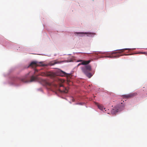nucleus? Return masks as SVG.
<instances>
[{
  "mask_svg": "<svg viewBox=\"0 0 147 147\" xmlns=\"http://www.w3.org/2000/svg\"><path fill=\"white\" fill-rule=\"evenodd\" d=\"M38 66H47L46 64H44L42 62H38L37 61H33L29 65V66L32 67H35Z\"/></svg>",
  "mask_w": 147,
  "mask_h": 147,
  "instance_id": "nucleus-1",
  "label": "nucleus"
},
{
  "mask_svg": "<svg viewBox=\"0 0 147 147\" xmlns=\"http://www.w3.org/2000/svg\"><path fill=\"white\" fill-rule=\"evenodd\" d=\"M82 72L84 74H86L87 72H89L91 71V67L90 65H85L81 67Z\"/></svg>",
  "mask_w": 147,
  "mask_h": 147,
  "instance_id": "nucleus-2",
  "label": "nucleus"
},
{
  "mask_svg": "<svg viewBox=\"0 0 147 147\" xmlns=\"http://www.w3.org/2000/svg\"><path fill=\"white\" fill-rule=\"evenodd\" d=\"M37 80V78L36 77H35L33 76H32L30 80V82H32L35 81ZM21 81L24 82H29V81L27 79L26 77H24L20 79Z\"/></svg>",
  "mask_w": 147,
  "mask_h": 147,
  "instance_id": "nucleus-3",
  "label": "nucleus"
},
{
  "mask_svg": "<svg viewBox=\"0 0 147 147\" xmlns=\"http://www.w3.org/2000/svg\"><path fill=\"white\" fill-rule=\"evenodd\" d=\"M121 56V55L117 52H113L111 54L107 56V57L110 58H116L118 57Z\"/></svg>",
  "mask_w": 147,
  "mask_h": 147,
  "instance_id": "nucleus-4",
  "label": "nucleus"
},
{
  "mask_svg": "<svg viewBox=\"0 0 147 147\" xmlns=\"http://www.w3.org/2000/svg\"><path fill=\"white\" fill-rule=\"evenodd\" d=\"M136 93H130L128 94L124 95H123V98H129L133 97L135 96H136Z\"/></svg>",
  "mask_w": 147,
  "mask_h": 147,
  "instance_id": "nucleus-5",
  "label": "nucleus"
},
{
  "mask_svg": "<svg viewBox=\"0 0 147 147\" xmlns=\"http://www.w3.org/2000/svg\"><path fill=\"white\" fill-rule=\"evenodd\" d=\"M78 62H81V64L82 65H87L88 64L91 62L90 60H89L88 61H85L83 60H79Z\"/></svg>",
  "mask_w": 147,
  "mask_h": 147,
  "instance_id": "nucleus-6",
  "label": "nucleus"
},
{
  "mask_svg": "<svg viewBox=\"0 0 147 147\" xmlns=\"http://www.w3.org/2000/svg\"><path fill=\"white\" fill-rule=\"evenodd\" d=\"M58 72V75H59L61 76H67L68 75V74L61 70H59Z\"/></svg>",
  "mask_w": 147,
  "mask_h": 147,
  "instance_id": "nucleus-7",
  "label": "nucleus"
},
{
  "mask_svg": "<svg viewBox=\"0 0 147 147\" xmlns=\"http://www.w3.org/2000/svg\"><path fill=\"white\" fill-rule=\"evenodd\" d=\"M64 62V61H58L57 60H55L50 62L49 63V65H50L52 66L53 65L56 64Z\"/></svg>",
  "mask_w": 147,
  "mask_h": 147,
  "instance_id": "nucleus-8",
  "label": "nucleus"
},
{
  "mask_svg": "<svg viewBox=\"0 0 147 147\" xmlns=\"http://www.w3.org/2000/svg\"><path fill=\"white\" fill-rule=\"evenodd\" d=\"M96 105L98 106V108L100 109L101 110H103V106L101 105H99L98 103H96Z\"/></svg>",
  "mask_w": 147,
  "mask_h": 147,
  "instance_id": "nucleus-9",
  "label": "nucleus"
},
{
  "mask_svg": "<svg viewBox=\"0 0 147 147\" xmlns=\"http://www.w3.org/2000/svg\"><path fill=\"white\" fill-rule=\"evenodd\" d=\"M57 90H58L59 92H64L65 93H67L68 92L67 90L65 88V90H61L59 88H58Z\"/></svg>",
  "mask_w": 147,
  "mask_h": 147,
  "instance_id": "nucleus-10",
  "label": "nucleus"
},
{
  "mask_svg": "<svg viewBox=\"0 0 147 147\" xmlns=\"http://www.w3.org/2000/svg\"><path fill=\"white\" fill-rule=\"evenodd\" d=\"M118 111V109L116 108H114L112 111V113L113 114H115Z\"/></svg>",
  "mask_w": 147,
  "mask_h": 147,
  "instance_id": "nucleus-11",
  "label": "nucleus"
},
{
  "mask_svg": "<svg viewBox=\"0 0 147 147\" xmlns=\"http://www.w3.org/2000/svg\"><path fill=\"white\" fill-rule=\"evenodd\" d=\"M89 78H90L92 76V74L89 72H87L86 74H85Z\"/></svg>",
  "mask_w": 147,
  "mask_h": 147,
  "instance_id": "nucleus-12",
  "label": "nucleus"
},
{
  "mask_svg": "<svg viewBox=\"0 0 147 147\" xmlns=\"http://www.w3.org/2000/svg\"><path fill=\"white\" fill-rule=\"evenodd\" d=\"M130 49H123L121 50H120L119 52H123L124 51H125V50H130Z\"/></svg>",
  "mask_w": 147,
  "mask_h": 147,
  "instance_id": "nucleus-13",
  "label": "nucleus"
},
{
  "mask_svg": "<svg viewBox=\"0 0 147 147\" xmlns=\"http://www.w3.org/2000/svg\"><path fill=\"white\" fill-rule=\"evenodd\" d=\"M96 54H103V53L101 52H98L95 53Z\"/></svg>",
  "mask_w": 147,
  "mask_h": 147,
  "instance_id": "nucleus-14",
  "label": "nucleus"
},
{
  "mask_svg": "<svg viewBox=\"0 0 147 147\" xmlns=\"http://www.w3.org/2000/svg\"><path fill=\"white\" fill-rule=\"evenodd\" d=\"M75 33V34H84L83 33H82V32H76Z\"/></svg>",
  "mask_w": 147,
  "mask_h": 147,
  "instance_id": "nucleus-15",
  "label": "nucleus"
},
{
  "mask_svg": "<svg viewBox=\"0 0 147 147\" xmlns=\"http://www.w3.org/2000/svg\"><path fill=\"white\" fill-rule=\"evenodd\" d=\"M90 34H92L93 35H95V33H89Z\"/></svg>",
  "mask_w": 147,
  "mask_h": 147,
  "instance_id": "nucleus-16",
  "label": "nucleus"
},
{
  "mask_svg": "<svg viewBox=\"0 0 147 147\" xmlns=\"http://www.w3.org/2000/svg\"><path fill=\"white\" fill-rule=\"evenodd\" d=\"M82 65V64H81V63H79L78 65V66H79V65Z\"/></svg>",
  "mask_w": 147,
  "mask_h": 147,
  "instance_id": "nucleus-17",
  "label": "nucleus"
},
{
  "mask_svg": "<svg viewBox=\"0 0 147 147\" xmlns=\"http://www.w3.org/2000/svg\"><path fill=\"white\" fill-rule=\"evenodd\" d=\"M63 86L62 84H60L59 86L60 87H62Z\"/></svg>",
  "mask_w": 147,
  "mask_h": 147,
  "instance_id": "nucleus-18",
  "label": "nucleus"
},
{
  "mask_svg": "<svg viewBox=\"0 0 147 147\" xmlns=\"http://www.w3.org/2000/svg\"><path fill=\"white\" fill-rule=\"evenodd\" d=\"M76 104L81 105L82 104L81 103H77Z\"/></svg>",
  "mask_w": 147,
  "mask_h": 147,
  "instance_id": "nucleus-19",
  "label": "nucleus"
},
{
  "mask_svg": "<svg viewBox=\"0 0 147 147\" xmlns=\"http://www.w3.org/2000/svg\"><path fill=\"white\" fill-rule=\"evenodd\" d=\"M55 87H57V85H55Z\"/></svg>",
  "mask_w": 147,
  "mask_h": 147,
  "instance_id": "nucleus-20",
  "label": "nucleus"
},
{
  "mask_svg": "<svg viewBox=\"0 0 147 147\" xmlns=\"http://www.w3.org/2000/svg\"><path fill=\"white\" fill-rule=\"evenodd\" d=\"M125 55H126V54H125Z\"/></svg>",
  "mask_w": 147,
  "mask_h": 147,
  "instance_id": "nucleus-21",
  "label": "nucleus"
}]
</instances>
